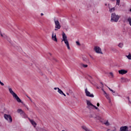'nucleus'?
<instances>
[{"mask_svg": "<svg viewBox=\"0 0 131 131\" xmlns=\"http://www.w3.org/2000/svg\"><path fill=\"white\" fill-rule=\"evenodd\" d=\"M9 93L12 95L13 97L16 100L17 102L18 103H23V102H22V100H21V99L18 97V95L14 91H13V90H12V88H8Z\"/></svg>", "mask_w": 131, "mask_h": 131, "instance_id": "f257e3e1", "label": "nucleus"}, {"mask_svg": "<svg viewBox=\"0 0 131 131\" xmlns=\"http://www.w3.org/2000/svg\"><path fill=\"white\" fill-rule=\"evenodd\" d=\"M119 18H120V16L116 15L115 13H112L111 21V22H118Z\"/></svg>", "mask_w": 131, "mask_h": 131, "instance_id": "f03ea898", "label": "nucleus"}, {"mask_svg": "<svg viewBox=\"0 0 131 131\" xmlns=\"http://www.w3.org/2000/svg\"><path fill=\"white\" fill-rule=\"evenodd\" d=\"M54 23L55 25V29H54V30L55 31H57L58 29H61V25H60V23L59 22V20H56L54 19Z\"/></svg>", "mask_w": 131, "mask_h": 131, "instance_id": "7ed1b4c3", "label": "nucleus"}, {"mask_svg": "<svg viewBox=\"0 0 131 131\" xmlns=\"http://www.w3.org/2000/svg\"><path fill=\"white\" fill-rule=\"evenodd\" d=\"M4 118H5L6 120H8L9 122H12V121H13V119H12V116H11V115L4 114Z\"/></svg>", "mask_w": 131, "mask_h": 131, "instance_id": "20e7f679", "label": "nucleus"}, {"mask_svg": "<svg viewBox=\"0 0 131 131\" xmlns=\"http://www.w3.org/2000/svg\"><path fill=\"white\" fill-rule=\"evenodd\" d=\"M85 94L86 97H90V98H94V94H91L90 91H88V88L85 89Z\"/></svg>", "mask_w": 131, "mask_h": 131, "instance_id": "39448f33", "label": "nucleus"}, {"mask_svg": "<svg viewBox=\"0 0 131 131\" xmlns=\"http://www.w3.org/2000/svg\"><path fill=\"white\" fill-rule=\"evenodd\" d=\"M94 51L96 52V53H97V54H103V53L102 52V50H101V48H100L98 46H96L94 48Z\"/></svg>", "mask_w": 131, "mask_h": 131, "instance_id": "423d86ee", "label": "nucleus"}, {"mask_svg": "<svg viewBox=\"0 0 131 131\" xmlns=\"http://www.w3.org/2000/svg\"><path fill=\"white\" fill-rule=\"evenodd\" d=\"M52 40H54V41L58 42V39H57V36L56 35V34H55V35L54 34V32H52Z\"/></svg>", "mask_w": 131, "mask_h": 131, "instance_id": "0eeeda50", "label": "nucleus"}, {"mask_svg": "<svg viewBox=\"0 0 131 131\" xmlns=\"http://www.w3.org/2000/svg\"><path fill=\"white\" fill-rule=\"evenodd\" d=\"M118 72L119 74H121L122 75H123V74H126V73H127V71L125 70H119Z\"/></svg>", "mask_w": 131, "mask_h": 131, "instance_id": "6e6552de", "label": "nucleus"}, {"mask_svg": "<svg viewBox=\"0 0 131 131\" xmlns=\"http://www.w3.org/2000/svg\"><path fill=\"white\" fill-rule=\"evenodd\" d=\"M105 86H107V88H108V90L112 92V93H113V96H117L118 95V93H116L115 92V91H113V90L111 89L110 88H109L108 86H107V85H105Z\"/></svg>", "mask_w": 131, "mask_h": 131, "instance_id": "1a4fd4ad", "label": "nucleus"}, {"mask_svg": "<svg viewBox=\"0 0 131 131\" xmlns=\"http://www.w3.org/2000/svg\"><path fill=\"white\" fill-rule=\"evenodd\" d=\"M63 41L64 42V43L66 45V46L68 48V49L70 50V46H69V42H68V39L64 40H63Z\"/></svg>", "mask_w": 131, "mask_h": 131, "instance_id": "9d476101", "label": "nucleus"}, {"mask_svg": "<svg viewBox=\"0 0 131 131\" xmlns=\"http://www.w3.org/2000/svg\"><path fill=\"white\" fill-rule=\"evenodd\" d=\"M17 113H20V115H25V113L22 110V109H18L17 111Z\"/></svg>", "mask_w": 131, "mask_h": 131, "instance_id": "9b49d317", "label": "nucleus"}, {"mask_svg": "<svg viewBox=\"0 0 131 131\" xmlns=\"http://www.w3.org/2000/svg\"><path fill=\"white\" fill-rule=\"evenodd\" d=\"M67 36H66V34L64 33V32L62 33V41L64 40H67Z\"/></svg>", "mask_w": 131, "mask_h": 131, "instance_id": "f8f14e48", "label": "nucleus"}, {"mask_svg": "<svg viewBox=\"0 0 131 131\" xmlns=\"http://www.w3.org/2000/svg\"><path fill=\"white\" fill-rule=\"evenodd\" d=\"M121 79L122 80V82H128L129 81V79L126 78L122 77Z\"/></svg>", "mask_w": 131, "mask_h": 131, "instance_id": "ddd939ff", "label": "nucleus"}, {"mask_svg": "<svg viewBox=\"0 0 131 131\" xmlns=\"http://www.w3.org/2000/svg\"><path fill=\"white\" fill-rule=\"evenodd\" d=\"M103 33H105L106 34H109V33L110 31H109V29L107 28H104L103 30Z\"/></svg>", "mask_w": 131, "mask_h": 131, "instance_id": "4468645a", "label": "nucleus"}, {"mask_svg": "<svg viewBox=\"0 0 131 131\" xmlns=\"http://www.w3.org/2000/svg\"><path fill=\"white\" fill-rule=\"evenodd\" d=\"M96 113H92V114H91L89 117H90V118H95V117L96 116Z\"/></svg>", "mask_w": 131, "mask_h": 131, "instance_id": "2eb2a0df", "label": "nucleus"}, {"mask_svg": "<svg viewBox=\"0 0 131 131\" xmlns=\"http://www.w3.org/2000/svg\"><path fill=\"white\" fill-rule=\"evenodd\" d=\"M83 61L84 62H86V63H90V60L85 57H83L82 58Z\"/></svg>", "mask_w": 131, "mask_h": 131, "instance_id": "dca6fc26", "label": "nucleus"}, {"mask_svg": "<svg viewBox=\"0 0 131 131\" xmlns=\"http://www.w3.org/2000/svg\"><path fill=\"white\" fill-rule=\"evenodd\" d=\"M94 119L95 120H101V117L96 115L95 117H94Z\"/></svg>", "mask_w": 131, "mask_h": 131, "instance_id": "f3484780", "label": "nucleus"}, {"mask_svg": "<svg viewBox=\"0 0 131 131\" xmlns=\"http://www.w3.org/2000/svg\"><path fill=\"white\" fill-rule=\"evenodd\" d=\"M86 103H87L88 106H92V107H93V106H94V104L91 103V101L89 100H86Z\"/></svg>", "mask_w": 131, "mask_h": 131, "instance_id": "a211bd4d", "label": "nucleus"}, {"mask_svg": "<svg viewBox=\"0 0 131 131\" xmlns=\"http://www.w3.org/2000/svg\"><path fill=\"white\" fill-rule=\"evenodd\" d=\"M30 121L32 125H36V123L33 120H30Z\"/></svg>", "mask_w": 131, "mask_h": 131, "instance_id": "6ab92c4d", "label": "nucleus"}, {"mask_svg": "<svg viewBox=\"0 0 131 131\" xmlns=\"http://www.w3.org/2000/svg\"><path fill=\"white\" fill-rule=\"evenodd\" d=\"M57 92L60 95H62L63 93V91L62 90H61V89H60V88H58V91Z\"/></svg>", "mask_w": 131, "mask_h": 131, "instance_id": "aec40b11", "label": "nucleus"}, {"mask_svg": "<svg viewBox=\"0 0 131 131\" xmlns=\"http://www.w3.org/2000/svg\"><path fill=\"white\" fill-rule=\"evenodd\" d=\"M111 50V51H112L113 52H115V53H117V52H118V50L114 48H112Z\"/></svg>", "mask_w": 131, "mask_h": 131, "instance_id": "412c9836", "label": "nucleus"}, {"mask_svg": "<svg viewBox=\"0 0 131 131\" xmlns=\"http://www.w3.org/2000/svg\"><path fill=\"white\" fill-rule=\"evenodd\" d=\"M114 11H115V8H110V13H112V12H114Z\"/></svg>", "mask_w": 131, "mask_h": 131, "instance_id": "4be33fe9", "label": "nucleus"}, {"mask_svg": "<svg viewBox=\"0 0 131 131\" xmlns=\"http://www.w3.org/2000/svg\"><path fill=\"white\" fill-rule=\"evenodd\" d=\"M127 21H128V23L130 25V26H131V17H129L127 18Z\"/></svg>", "mask_w": 131, "mask_h": 131, "instance_id": "5701e85b", "label": "nucleus"}, {"mask_svg": "<svg viewBox=\"0 0 131 131\" xmlns=\"http://www.w3.org/2000/svg\"><path fill=\"white\" fill-rule=\"evenodd\" d=\"M92 107L95 108V109H96V110H98V111H100V110L99 109V107L96 106V105H93V106H92Z\"/></svg>", "mask_w": 131, "mask_h": 131, "instance_id": "b1692460", "label": "nucleus"}, {"mask_svg": "<svg viewBox=\"0 0 131 131\" xmlns=\"http://www.w3.org/2000/svg\"><path fill=\"white\" fill-rule=\"evenodd\" d=\"M118 47L119 48H122L123 47V43H120L119 45H118Z\"/></svg>", "mask_w": 131, "mask_h": 131, "instance_id": "393cba45", "label": "nucleus"}, {"mask_svg": "<svg viewBox=\"0 0 131 131\" xmlns=\"http://www.w3.org/2000/svg\"><path fill=\"white\" fill-rule=\"evenodd\" d=\"M116 5H118V6H119L120 4V0H116Z\"/></svg>", "mask_w": 131, "mask_h": 131, "instance_id": "a878e982", "label": "nucleus"}, {"mask_svg": "<svg viewBox=\"0 0 131 131\" xmlns=\"http://www.w3.org/2000/svg\"><path fill=\"white\" fill-rule=\"evenodd\" d=\"M127 58L129 59V60H131V54H129L128 55L126 56Z\"/></svg>", "mask_w": 131, "mask_h": 131, "instance_id": "bb28decb", "label": "nucleus"}, {"mask_svg": "<svg viewBox=\"0 0 131 131\" xmlns=\"http://www.w3.org/2000/svg\"><path fill=\"white\" fill-rule=\"evenodd\" d=\"M82 67H83V68H88V64H81Z\"/></svg>", "mask_w": 131, "mask_h": 131, "instance_id": "cd10ccee", "label": "nucleus"}, {"mask_svg": "<svg viewBox=\"0 0 131 131\" xmlns=\"http://www.w3.org/2000/svg\"><path fill=\"white\" fill-rule=\"evenodd\" d=\"M105 97L106 98V99H107L108 100H110V97H109L108 94H106V95H105Z\"/></svg>", "mask_w": 131, "mask_h": 131, "instance_id": "c85d7f7f", "label": "nucleus"}, {"mask_svg": "<svg viewBox=\"0 0 131 131\" xmlns=\"http://www.w3.org/2000/svg\"><path fill=\"white\" fill-rule=\"evenodd\" d=\"M77 46H80V43L78 41H76Z\"/></svg>", "mask_w": 131, "mask_h": 131, "instance_id": "c756f323", "label": "nucleus"}, {"mask_svg": "<svg viewBox=\"0 0 131 131\" xmlns=\"http://www.w3.org/2000/svg\"><path fill=\"white\" fill-rule=\"evenodd\" d=\"M104 124H105L106 125H109L110 124L109 123V122H108L107 121L104 123Z\"/></svg>", "mask_w": 131, "mask_h": 131, "instance_id": "7c9ffc66", "label": "nucleus"}, {"mask_svg": "<svg viewBox=\"0 0 131 131\" xmlns=\"http://www.w3.org/2000/svg\"><path fill=\"white\" fill-rule=\"evenodd\" d=\"M0 84L1 85H2L3 86H4V85H5V84H4V83H3V82H2L1 80H0Z\"/></svg>", "mask_w": 131, "mask_h": 131, "instance_id": "2f4dec72", "label": "nucleus"}, {"mask_svg": "<svg viewBox=\"0 0 131 131\" xmlns=\"http://www.w3.org/2000/svg\"><path fill=\"white\" fill-rule=\"evenodd\" d=\"M89 56H90V58H91V59H92L93 60L95 59V58H94V57L92 55H89Z\"/></svg>", "mask_w": 131, "mask_h": 131, "instance_id": "473e14b6", "label": "nucleus"}, {"mask_svg": "<svg viewBox=\"0 0 131 131\" xmlns=\"http://www.w3.org/2000/svg\"><path fill=\"white\" fill-rule=\"evenodd\" d=\"M102 91H103V93H104V95H108V94H107V93H106V92L105 91H104V90H103Z\"/></svg>", "mask_w": 131, "mask_h": 131, "instance_id": "72a5a7b5", "label": "nucleus"}, {"mask_svg": "<svg viewBox=\"0 0 131 131\" xmlns=\"http://www.w3.org/2000/svg\"><path fill=\"white\" fill-rule=\"evenodd\" d=\"M110 75H111V76H112V77H113V73L110 72Z\"/></svg>", "mask_w": 131, "mask_h": 131, "instance_id": "f704fd0d", "label": "nucleus"}, {"mask_svg": "<svg viewBox=\"0 0 131 131\" xmlns=\"http://www.w3.org/2000/svg\"><path fill=\"white\" fill-rule=\"evenodd\" d=\"M100 84L102 85V88L104 86V84L103 83V82H100Z\"/></svg>", "mask_w": 131, "mask_h": 131, "instance_id": "c9c22d12", "label": "nucleus"}, {"mask_svg": "<svg viewBox=\"0 0 131 131\" xmlns=\"http://www.w3.org/2000/svg\"><path fill=\"white\" fill-rule=\"evenodd\" d=\"M61 95H62V96H64V97H66V94H64V93H62Z\"/></svg>", "mask_w": 131, "mask_h": 131, "instance_id": "e433bc0d", "label": "nucleus"}, {"mask_svg": "<svg viewBox=\"0 0 131 131\" xmlns=\"http://www.w3.org/2000/svg\"><path fill=\"white\" fill-rule=\"evenodd\" d=\"M97 107H100V103H97Z\"/></svg>", "mask_w": 131, "mask_h": 131, "instance_id": "4c0bfd02", "label": "nucleus"}, {"mask_svg": "<svg viewBox=\"0 0 131 131\" xmlns=\"http://www.w3.org/2000/svg\"><path fill=\"white\" fill-rule=\"evenodd\" d=\"M58 89H59V88H54V90L56 91V90H58Z\"/></svg>", "mask_w": 131, "mask_h": 131, "instance_id": "58836bf2", "label": "nucleus"}, {"mask_svg": "<svg viewBox=\"0 0 131 131\" xmlns=\"http://www.w3.org/2000/svg\"><path fill=\"white\" fill-rule=\"evenodd\" d=\"M108 103H111V99L110 98V99H108Z\"/></svg>", "mask_w": 131, "mask_h": 131, "instance_id": "ea45409f", "label": "nucleus"}, {"mask_svg": "<svg viewBox=\"0 0 131 131\" xmlns=\"http://www.w3.org/2000/svg\"><path fill=\"white\" fill-rule=\"evenodd\" d=\"M27 97L30 100V101H31V98H30V97H29L28 96H27Z\"/></svg>", "mask_w": 131, "mask_h": 131, "instance_id": "a19ab883", "label": "nucleus"}, {"mask_svg": "<svg viewBox=\"0 0 131 131\" xmlns=\"http://www.w3.org/2000/svg\"><path fill=\"white\" fill-rule=\"evenodd\" d=\"M127 99H128V101H129V103H130V101H129V97H127Z\"/></svg>", "mask_w": 131, "mask_h": 131, "instance_id": "79ce46f5", "label": "nucleus"}, {"mask_svg": "<svg viewBox=\"0 0 131 131\" xmlns=\"http://www.w3.org/2000/svg\"><path fill=\"white\" fill-rule=\"evenodd\" d=\"M0 34H1V36H2V37H3L4 36V35H3V34H2V33Z\"/></svg>", "mask_w": 131, "mask_h": 131, "instance_id": "37998d69", "label": "nucleus"}, {"mask_svg": "<svg viewBox=\"0 0 131 131\" xmlns=\"http://www.w3.org/2000/svg\"><path fill=\"white\" fill-rule=\"evenodd\" d=\"M48 54H49V55H50V56H52V53H49Z\"/></svg>", "mask_w": 131, "mask_h": 131, "instance_id": "c03bdc74", "label": "nucleus"}, {"mask_svg": "<svg viewBox=\"0 0 131 131\" xmlns=\"http://www.w3.org/2000/svg\"><path fill=\"white\" fill-rule=\"evenodd\" d=\"M67 95L68 96H69V93H67Z\"/></svg>", "mask_w": 131, "mask_h": 131, "instance_id": "a18cd8bd", "label": "nucleus"}, {"mask_svg": "<svg viewBox=\"0 0 131 131\" xmlns=\"http://www.w3.org/2000/svg\"><path fill=\"white\" fill-rule=\"evenodd\" d=\"M41 16H43V13H41Z\"/></svg>", "mask_w": 131, "mask_h": 131, "instance_id": "49530a36", "label": "nucleus"}, {"mask_svg": "<svg viewBox=\"0 0 131 131\" xmlns=\"http://www.w3.org/2000/svg\"><path fill=\"white\" fill-rule=\"evenodd\" d=\"M111 2H114L115 0H110Z\"/></svg>", "mask_w": 131, "mask_h": 131, "instance_id": "de8ad7c7", "label": "nucleus"}, {"mask_svg": "<svg viewBox=\"0 0 131 131\" xmlns=\"http://www.w3.org/2000/svg\"><path fill=\"white\" fill-rule=\"evenodd\" d=\"M105 6H107V3H105Z\"/></svg>", "mask_w": 131, "mask_h": 131, "instance_id": "09e8293b", "label": "nucleus"}, {"mask_svg": "<svg viewBox=\"0 0 131 131\" xmlns=\"http://www.w3.org/2000/svg\"><path fill=\"white\" fill-rule=\"evenodd\" d=\"M1 33H2V32H1V30H0V34H1Z\"/></svg>", "mask_w": 131, "mask_h": 131, "instance_id": "8fccbe9b", "label": "nucleus"}, {"mask_svg": "<svg viewBox=\"0 0 131 131\" xmlns=\"http://www.w3.org/2000/svg\"><path fill=\"white\" fill-rule=\"evenodd\" d=\"M109 130H110V129H107V131H109Z\"/></svg>", "mask_w": 131, "mask_h": 131, "instance_id": "3c124183", "label": "nucleus"}, {"mask_svg": "<svg viewBox=\"0 0 131 131\" xmlns=\"http://www.w3.org/2000/svg\"><path fill=\"white\" fill-rule=\"evenodd\" d=\"M27 109L28 110H29V109L28 107H27Z\"/></svg>", "mask_w": 131, "mask_h": 131, "instance_id": "603ef678", "label": "nucleus"}, {"mask_svg": "<svg viewBox=\"0 0 131 131\" xmlns=\"http://www.w3.org/2000/svg\"><path fill=\"white\" fill-rule=\"evenodd\" d=\"M129 11H130V12H131V8L130 9Z\"/></svg>", "mask_w": 131, "mask_h": 131, "instance_id": "864d4df0", "label": "nucleus"}, {"mask_svg": "<svg viewBox=\"0 0 131 131\" xmlns=\"http://www.w3.org/2000/svg\"><path fill=\"white\" fill-rule=\"evenodd\" d=\"M54 60H55V61H57V60H56V59H54Z\"/></svg>", "mask_w": 131, "mask_h": 131, "instance_id": "5fc2aeb1", "label": "nucleus"}, {"mask_svg": "<svg viewBox=\"0 0 131 131\" xmlns=\"http://www.w3.org/2000/svg\"><path fill=\"white\" fill-rule=\"evenodd\" d=\"M62 131H65V130H62Z\"/></svg>", "mask_w": 131, "mask_h": 131, "instance_id": "6e6d98bb", "label": "nucleus"}, {"mask_svg": "<svg viewBox=\"0 0 131 131\" xmlns=\"http://www.w3.org/2000/svg\"><path fill=\"white\" fill-rule=\"evenodd\" d=\"M89 7H91V5H90Z\"/></svg>", "mask_w": 131, "mask_h": 131, "instance_id": "4d7b16f0", "label": "nucleus"}, {"mask_svg": "<svg viewBox=\"0 0 131 131\" xmlns=\"http://www.w3.org/2000/svg\"><path fill=\"white\" fill-rule=\"evenodd\" d=\"M130 127H131V126H130Z\"/></svg>", "mask_w": 131, "mask_h": 131, "instance_id": "13d9d810", "label": "nucleus"}]
</instances>
